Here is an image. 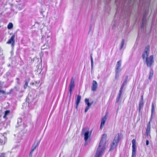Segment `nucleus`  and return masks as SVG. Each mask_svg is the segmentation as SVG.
<instances>
[{"instance_id":"423d86ee","label":"nucleus","mask_w":157,"mask_h":157,"mask_svg":"<svg viewBox=\"0 0 157 157\" xmlns=\"http://www.w3.org/2000/svg\"><path fill=\"white\" fill-rule=\"evenodd\" d=\"M150 46L148 45L146 46L145 48V51L144 52L142 55V58L143 59H144L145 58L147 57L148 54L149 52Z\"/></svg>"},{"instance_id":"6ab92c4d","label":"nucleus","mask_w":157,"mask_h":157,"mask_svg":"<svg viewBox=\"0 0 157 157\" xmlns=\"http://www.w3.org/2000/svg\"><path fill=\"white\" fill-rule=\"evenodd\" d=\"M155 109V107L154 106V104L153 103H152V105H151V118H152V117L153 116V112L154 111V110Z\"/></svg>"},{"instance_id":"412c9836","label":"nucleus","mask_w":157,"mask_h":157,"mask_svg":"<svg viewBox=\"0 0 157 157\" xmlns=\"http://www.w3.org/2000/svg\"><path fill=\"white\" fill-rule=\"evenodd\" d=\"M10 110H7L5 112V114L3 116V117L4 118H6V117L7 115H8L9 114H10Z\"/></svg>"},{"instance_id":"393cba45","label":"nucleus","mask_w":157,"mask_h":157,"mask_svg":"<svg viewBox=\"0 0 157 157\" xmlns=\"http://www.w3.org/2000/svg\"><path fill=\"white\" fill-rule=\"evenodd\" d=\"M124 39L122 40V41H121V49H122V48L123 47V46L124 45Z\"/></svg>"},{"instance_id":"7c9ffc66","label":"nucleus","mask_w":157,"mask_h":157,"mask_svg":"<svg viewBox=\"0 0 157 157\" xmlns=\"http://www.w3.org/2000/svg\"><path fill=\"white\" fill-rule=\"evenodd\" d=\"M85 102L86 104L87 103H88L89 102V99L87 98H86L85 99Z\"/></svg>"},{"instance_id":"c9c22d12","label":"nucleus","mask_w":157,"mask_h":157,"mask_svg":"<svg viewBox=\"0 0 157 157\" xmlns=\"http://www.w3.org/2000/svg\"><path fill=\"white\" fill-rule=\"evenodd\" d=\"M120 99V98H119V99H118V98H117V100L116 102H118L119 101V100Z\"/></svg>"},{"instance_id":"a211bd4d","label":"nucleus","mask_w":157,"mask_h":157,"mask_svg":"<svg viewBox=\"0 0 157 157\" xmlns=\"http://www.w3.org/2000/svg\"><path fill=\"white\" fill-rule=\"evenodd\" d=\"M92 102L90 103L89 102L88 103H86V104L87 105V106L86 107L85 112H86L89 109V107L92 104Z\"/></svg>"},{"instance_id":"cd10ccee","label":"nucleus","mask_w":157,"mask_h":157,"mask_svg":"<svg viewBox=\"0 0 157 157\" xmlns=\"http://www.w3.org/2000/svg\"><path fill=\"white\" fill-rule=\"evenodd\" d=\"M122 92L119 91L118 96V99L120 98Z\"/></svg>"},{"instance_id":"f257e3e1","label":"nucleus","mask_w":157,"mask_h":157,"mask_svg":"<svg viewBox=\"0 0 157 157\" xmlns=\"http://www.w3.org/2000/svg\"><path fill=\"white\" fill-rule=\"evenodd\" d=\"M106 136L105 134L102 135L94 157H101L105 149V143L104 142V140H106Z\"/></svg>"},{"instance_id":"7ed1b4c3","label":"nucleus","mask_w":157,"mask_h":157,"mask_svg":"<svg viewBox=\"0 0 157 157\" xmlns=\"http://www.w3.org/2000/svg\"><path fill=\"white\" fill-rule=\"evenodd\" d=\"M146 62L147 66L151 67L153 63V56L151 55L149 57H147L146 58Z\"/></svg>"},{"instance_id":"0eeeda50","label":"nucleus","mask_w":157,"mask_h":157,"mask_svg":"<svg viewBox=\"0 0 157 157\" xmlns=\"http://www.w3.org/2000/svg\"><path fill=\"white\" fill-rule=\"evenodd\" d=\"M15 35L13 34L10 38L6 42V44H11L12 46H14L15 44Z\"/></svg>"},{"instance_id":"f8f14e48","label":"nucleus","mask_w":157,"mask_h":157,"mask_svg":"<svg viewBox=\"0 0 157 157\" xmlns=\"http://www.w3.org/2000/svg\"><path fill=\"white\" fill-rule=\"evenodd\" d=\"M81 99V96L79 95L77 96V98L76 100V109H77L78 105Z\"/></svg>"},{"instance_id":"c756f323","label":"nucleus","mask_w":157,"mask_h":157,"mask_svg":"<svg viewBox=\"0 0 157 157\" xmlns=\"http://www.w3.org/2000/svg\"><path fill=\"white\" fill-rule=\"evenodd\" d=\"M5 153H2L0 155V157H4L5 156Z\"/></svg>"},{"instance_id":"4be33fe9","label":"nucleus","mask_w":157,"mask_h":157,"mask_svg":"<svg viewBox=\"0 0 157 157\" xmlns=\"http://www.w3.org/2000/svg\"><path fill=\"white\" fill-rule=\"evenodd\" d=\"M13 27V24L12 23H10L7 25V28L9 29H12Z\"/></svg>"},{"instance_id":"39448f33","label":"nucleus","mask_w":157,"mask_h":157,"mask_svg":"<svg viewBox=\"0 0 157 157\" xmlns=\"http://www.w3.org/2000/svg\"><path fill=\"white\" fill-rule=\"evenodd\" d=\"M107 113H106L105 116H103L101 121V123L100 126V129H102V128L104 127L105 121H106L107 117Z\"/></svg>"},{"instance_id":"20e7f679","label":"nucleus","mask_w":157,"mask_h":157,"mask_svg":"<svg viewBox=\"0 0 157 157\" xmlns=\"http://www.w3.org/2000/svg\"><path fill=\"white\" fill-rule=\"evenodd\" d=\"M132 157H135L136 154V140L133 139L132 140Z\"/></svg>"},{"instance_id":"5701e85b","label":"nucleus","mask_w":157,"mask_h":157,"mask_svg":"<svg viewBox=\"0 0 157 157\" xmlns=\"http://www.w3.org/2000/svg\"><path fill=\"white\" fill-rule=\"evenodd\" d=\"M153 71L152 70H151L150 72V75L149 77V79L151 80L153 75Z\"/></svg>"},{"instance_id":"1a4fd4ad","label":"nucleus","mask_w":157,"mask_h":157,"mask_svg":"<svg viewBox=\"0 0 157 157\" xmlns=\"http://www.w3.org/2000/svg\"><path fill=\"white\" fill-rule=\"evenodd\" d=\"M98 84L96 81L93 80L92 82L91 90L93 91H95L97 88Z\"/></svg>"},{"instance_id":"bb28decb","label":"nucleus","mask_w":157,"mask_h":157,"mask_svg":"<svg viewBox=\"0 0 157 157\" xmlns=\"http://www.w3.org/2000/svg\"><path fill=\"white\" fill-rule=\"evenodd\" d=\"M144 19L143 20L142 25L141 26V28H143L144 26Z\"/></svg>"},{"instance_id":"2eb2a0df","label":"nucleus","mask_w":157,"mask_h":157,"mask_svg":"<svg viewBox=\"0 0 157 157\" xmlns=\"http://www.w3.org/2000/svg\"><path fill=\"white\" fill-rule=\"evenodd\" d=\"M89 134V132L88 131H86L84 133V140L85 141L87 140L89 137L90 136Z\"/></svg>"},{"instance_id":"ddd939ff","label":"nucleus","mask_w":157,"mask_h":157,"mask_svg":"<svg viewBox=\"0 0 157 157\" xmlns=\"http://www.w3.org/2000/svg\"><path fill=\"white\" fill-rule=\"evenodd\" d=\"M121 61L119 60L117 63L115 71L117 73L119 72V68L121 66Z\"/></svg>"},{"instance_id":"a878e982","label":"nucleus","mask_w":157,"mask_h":157,"mask_svg":"<svg viewBox=\"0 0 157 157\" xmlns=\"http://www.w3.org/2000/svg\"><path fill=\"white\" fill-rule=\"evenodd\" d=\"M128 79V76L127 75L125 77V80H124L123 83H124L125 84H126L127 81Z\"/></svg>"},{"instance_id":"b1692460","label":"nucleus","mask_w":157,"mask_h":157,"mask_svg":"<svg viewBox=\"0 0 157 157\" xmlns=\"http://www.w3.org/2000/svg\"><path fill=\"white\" fill-rule=\"evenodd\" d=\"M125 85V84L124 83H123L121 86V88H120L119 91L122 92L123 90V88H124Z\"/></svg>"},{"instance_id":"2f4dec72","label":"nucleus","mask_w":157,"mask_h":157,"mask_svg":"<svg viewBox=\"0 0 157 157\" xmlns=\"http://www.w3.org/2000/svg\"><path fill=\"white\" fill-rule=\"evenodd\" d=\"M91 66H92L93 65V58H92V57H91Z\"/></svg>"},{"instance_id":"e433bc0d","label":"nucleus","mask_w":157,"mask_h":157,"mask_svg":"<svg viewBox=\"0 0 157 157\" xmlns=\"http://www.w3.org/2000/svg\"><path fill=\"white\" fill-rule=\"evenodd\" d=\"M85 129H82V131H84Z\"/></svg>"},{"instance_id":"f03ea898","label":"nucleus","mask_w":157,"mask_h":157,"mask_svg":"<svg viewBox=\"0 0 157 157\" xmlns=\"http://www.w3.org/2000/svg\"><path fill=\"white\" fill-rule=\"evenodd\" d=\"M122 136V134L121 133H118L117 134L111 145L109 151L112 150L116 147Z\"/></svg>"},{"instance_id":"72a5a7b5","label":"nucleus","mask_w":157,"mask_h":157,"mask_svg":"<svg viewBox=\"0 0 157 157\" xmlns=\"http://www.w3.org/2000/svg\"><path fill=\"white\" fill-rule=\"evenodd\" d=\"M144 101V100H143V96L142 95L141 96V100H140V101Z\"/></svg>"},{"instance_id":"473e14b6","label":"nucleus","mask_w":157,"mask_h":157,"mask_svg":"<svg viewBox=\"0 0 157 157\" xmlns=\"http://www.w3.org/2000/svg\"><path fill=\"white\" fill-rule=\"evenodd\" d=\"M116 75H115V78L116 79H117V78H118V74H119V73H117L116 72Z\"/></svg>"},{"instance_id":"f704fd0d","label":"nucleus","mask_w":157,"mask_h":157,"mask_svg":"<svg viewBox=\"0 0 157 157\" xmlns=\"http://www.w3.org/2000/svg\"><path fill=\"white\" fill-rule=\"evenodd\" d=\"M149 141L148 140H146V145H147L149 144Z\"/></svg>"},{"instance_id":"9b49d317","label":"nucleus","mask_w":157,"mask_h":157,"mask_svg":"<svg viewBox=\"0 0 157 157\" xmlns=\"http://www.w3.org/2000/svg\"><path fill=\"white\" fill-rule=\"evenodd\" d=\"M37 145H38L37 143L36 142H35L32 147V150L30 152V154H29V157H31L32 156V153H33V151L35 150V148L37 147Z\"/></svg>"},{"instance_id":"6e6552de","label":"nucleus","mask_w":157,"mask_h":157,"mask_svg":"<svg viewBox=\"0 0 157 157\" xmlns=\"http://www.w3.org/2000/svg\"><path fill=\"white\" fill-rule=\"evenodd\" d=\"M75 86V82L73 78L71 79L70 83L69 86V93H70V96L72 90Z\"/></svg>"},{"instance_id":"9d476101","label":"nucleus","mask_w":157,"mask_h":157,"mask_svg":"<svg viewBox=\"0 0 157 157\" xmlns=\"http://www.w3.org/2000/svg\"><path fill=\"white\" fill-rule=\"evenodd\" d=\"M151 120V118L150 121L149 122L147 126V128L146 130V134L147 136L150 133V123Z\"/></svg>"},{"instance_id":"4468645a","label":"nucleus","mask_w":157,"mask_h":157,"mask_svg":"<svg viewBox=\"0 0 157 157\" xmlns=\"http://www.w3.org/2000/svg\"><path fill=\"white\" fill-rule=\"evenodd\" d=\"M48 38V37H47V38L46 36L42 37L41 38V40L43 42H44V41H45V42L44 43V45H46L47 46L48 40H47V39Z\"/></svg>"},{"instance_id":"c85d7f7f","label":"nucleus","mask_w":157,"mask_h":157,"mask_svg":"<svg viewBox=\"0 0 157 157\" xmlns=\"http://www.w3.org/2000/svg\"><path fill=\"white\" fill-rule=\"evenodd\" d=\"M0 92L1 93H2V94H6L5 91H4V90H0Z\"/></svg>"},{"instance_id":"f3484780","label":"nucleus","mask_w":157,"mask_h":157,"mask_svg":"<svg viewBox=\"0 0 157 157\" xmlns=\"http://www.w3.org/2000/svg\"><path fill=\"white\" fill-rule=\"evenodd\" d=\"M144 102L143 101H140L139 104V112L140 113V110L141 108H142L144 106Z\"/></svg>"},{"instance_id":"dca6fc26","label":"nucleus","mask_w":157,"mask_h":157,"mask_svg":"<svg viewBox=\"0 0 157 157\" xmlns=\"http://www.w3.org/2000/svg\"><path fill=\"white\" fill-rule=\"evenodd\" d=\"M5 143V138L3 136L0 138V145H4Z\"/></svg>"},{"instance_id":"aec40b11","label":"nucleus","mask_w":157,"mask_h":157,"mask_svg":"<svg viewBox=\"0 0 157 157\" xmlns=\"http://www.w3.org/2000/svg\"><path fill=\"white\" fill-rule=\"evenodd\" d=\"M25 84L24 85V88L26 89L28 86V84L29 82V80H26L25 81Z\"/></svg>"}]
</instances>
